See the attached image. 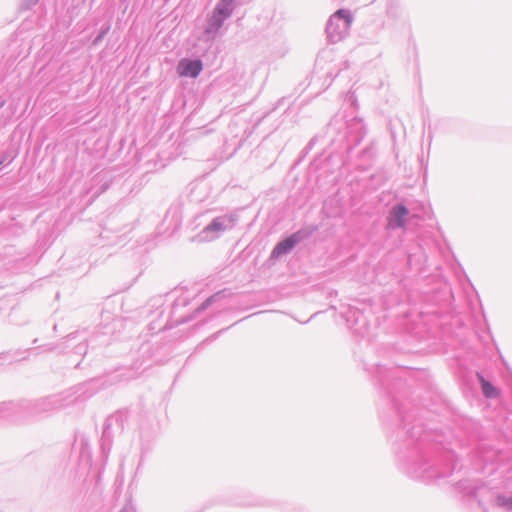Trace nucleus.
I'll return each mask as SVG.
<instances>
[{
  "mask_svg": "<svg viewBox=\"0 0 512 512\" xmlns=\"http://www.w3.org/2000/svg\"><path fill=\"white\" fill-rule=\"evenodd\" d=\"M203 65L200 60L182 59L178 63L177 72L182 77L196 78L202 71Z\"/></svg>",
  "mask_w": 512,
  "mask_h": 512,
  "instance_id": "obj_1",
  "label": "nucleus"
},
{
  "mask_svg": "<svg viewBox=\"0 0 512 512\" xmlns=\"http://www.w3.org/2000/svg\"><path fill=\"white\" fill-rule=\"evenodd\" d=\"M340 19L345 20L344 29L346 30L351 22L350 15L344 10H338L330 19L327 26V33L332 38L333 41H336V28H338V21Z\"/></svg>",
  "mask_w": 512,
  "mask_h": 512,
  "instance_id": "obj_2",
  "label": "nucleus"
},
{
  "mask_svg": "<svg viewBox=\"0 0 512 512\" xmlns=\"http://www.w3.org/2000/svg\"><path fill=\"white\" fill-rule=\"evenodd\" d=\"M408 214V210L404 205H396L391 211L389 217V226L391 228H404L406 225L405 217Z\"/></svg>",
  "mask_w": 512,
  "mask_h": 512,
  "instance_id": "obj_3",
  "label": "nucleus"
},
{
  "mask_svg": "<svg viewBox=\"0 0 512 512\" xmlns=\"http://www.w3.org/2000/svg\"><path fill=\"white\" fill-rule=\"evenodd\" d=\"M234 0H220L218 6L213 13V20L220 26L222 22L230 16L232 12V4Z\"/></svg>",
  "mask_w": 512,
  "mask_h": 512,
  "instance_id": "obj_4",
  "label": "nucleus"
},
{
  "mask_svg": "<svg viewBox=\"0 0 512 512\" xmlns=\"http://www.w3.org/2000/svg\"><path fill=\"white\" fill-rule=\"evenodd\" d=\"M299 241L298 234H294L291 237L285 239L284 241L277 244V246L274 248L272 254L275 257H278L290 249L294 247V245Z\"/></svg>",
  "mask_w": 512,
  "mask_h": 512,
  "instance_id": "obj_5",
  "label": "nucleus"
},
{
  "mask_svg": "<svg viewBox=\"0 0 512 512\" xmlns=\"http://www.w3.org/2000/svg\"><path fill=\"white\" fill-rule=\"evenodd\" d=\"M477 377L481 384L483 394L487 398H496L499 396V391L497 390V388H495L490 382L485 380V378L482 375L478 374Z\"/></svg>",
  "mask_w": 512,
  "mask_h": 512,
  "instance_id": "obj_6",
  "label": "nucleus"
},
{
  "mask_svg": "<svg viewBox=\"0 0 512 512\" xmlns=\"http://www.w3.org/2000/svg\"><path fill=\"white\" fill-rule=\"evenodd\" d=\"M496 504L507 510L512 509V497L498 496L496 498Z\"/></svg>",
  "mask_w": 512,
  "mask_h": 512,
  "instance_id": "obj_7",
  "label": "nucleus"
},
{
  "mask_svg": "<svg viewBox=\"0 0 512 512\" xmlns=\"http://www.w3.org/2000/svg\"><path fill=\"white\" fill-rule=\"evenodd\" d=\"M209 228H213L215 230L221 229V225L218 223H213Z\"/></svg>",
  "mask_w": 512,
  "mask_h": 512,
  "instance_id": "obj_8",
  "label": "nucleus"
}]
</instances>
